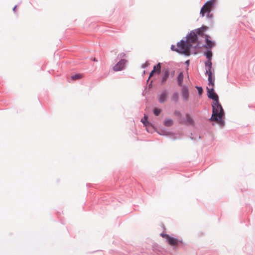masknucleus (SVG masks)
Segmentation results:
<instances>
[{
	"mask_svg": "<svg viewBox=\"0 0 255 255\" xmlns=\"http://www.w3.org/2000/svg\"><path fill=\"white\" fill-rule=\"evenodd\" d=\"M147 117L145 115L143 119H141V122L146 126V124L148 123Z\"/></svg>",
	"mask_w": 255,
	"mask_h": 255,
	"instance_id": "4be33fe9",
	"label": "nucleus"
},
{
	"mask_svg": "<svg viewBox=\"0 0 255 255\" xmlns=\"http://www.w3.org/2000/svg\"><path fill=\"white\" fill-rule=\"evenodd\" d=\"M161 236L166 239V241L169 244L172 246H176L179 243H181V241L178 240L177 239L171 237L169 235L167 234H165L164 233H161Z\"/></svg>",
	"mask_w": 255,
	"mask_h": 255,
	"instance_id": "20e7f679",
	"label": "nucleus"
},
{
	"mask_svg": "<svg viewBox=\"0 0 255 255\" xmlns=\"http://www.w3.org/2000/svg\"><path fill=\"white\" fill-rule=\"evenodd\" d=\"M126 56V54L125 53H121L118 54L117 56V58L124 57Z\"/></svg>",
	"mask_w": 255,
	"mask_h": 255,
	"instance_id": "393cba45",
	"label": "nucleus"
},
{
	"mask_svg": "<svg viewBox=\"0 0 255 255\" xmlns=\"http://www.w3.org/2000/svg\"><path fill=\"white\" fill-rule=\"evenodd\" d=\"M158 133L161 135H170L172 133L169 131H166L165 129H161L157 131Z\"/></svg>",
	"mask_w": 255,
	"mask_h": 255,
	"instance_id": "dca6fc26",
	"label": "nucleus"
},
{
	"mask_svg": "<svg viewBox=\"0 0 255 255\" xmlns=\"http://www.w3.org/2000/svg\"><path fill=\"white\" fill-rule=\"evenodd\" d=\"M207 12V17L209 18L212 19L213 17L212 14L210 13V12Z\"/></svg>",
	"mask_w": 255,
	"mask_h": 255,
	"instance_id": "bb28decb",
	"label": "nucleus"
},
{
	"mask_svg": "<svg viewBox=\"0 0 255 255\" xmlns=\"http://www.w3.org/2000/svg\"><path fill=\"white\" fill-rule=\"evenodd\" d=\"M168 97V92L167 90H163L158 95V101L160 103L166 102Z\"/></svg>",
	"mask_w": 255,
	"mask_h": 255,
	"instance_id": "6e6552de",
	"label": "nucleus"
},
{
	"mask_svg": "<svg viewBox=\"0 0 255 255\" xmlns=\"http://www.w3.org/2000/svg\"><path fill=\"white\" fill-rule=\"evenodd\" d=\"M196 88L197 89V90L198 91L199 94H201L203 92L202 88L201 87H196Z\"/></svg>",
	"mask_w": 255,
	"mask_h": 255,
	"instance_id": "a878e982",
	"label": "nucleus"
},
{
	"mask_svg": "<svg viewBox=\"0 0 255 255\" xmlns=\"http://www.w3.org/2000/svg\"><path fill=\"white\" fill-rule=\"evenodd\" d=\"M93 60L94 61H97V60H96V59L95 58H93Z\"/></svg>",
	"mask_w": 255,
	"mask_h": 255,
	"instance_id": "c756f323",
	"label": "nucleus"
},
{
	"mask_svg": "<svg viewBox=\"0 0 255 255\" xmlns=\"http://www.w3.org/2000/svg\"><path fill=\"white\" fill-rule=\"evenodd\" d=\"M206 73L212 72L211 71L212 63L211 60H208L205 62Z\"/></svg>",
	"mask_w": 255,
	"mask_h": 255,
	"instance_id": "ddd939ff",
	"label": "nucleus"
},
{
	"mask_svg": "<svg viewBox=\"0 0 255 255\" xmlns=\"http://www.w3.org/2000/svg\"><path fill=\"white\" fill-rule=\"evenodd\" d=\"M170 75V71L167 68L163 70L162 76L160 79V85H164L166 84Z\"/></svg>",
	"mask_w": 255,
	"mask_h": 255,
	"instance_id": "423d86ee",
	"label": "nucleus"
},
{
	"mask_svg": "<svg viewBox=\"0 0 255 255\" xmlns=\"http://www.w3.org/2000/svg\"><path fill=\"white\" fill-rule=\"evenodd\" d=\"M149 65V63L148 62H146L142 64L141 67L142 68H145L147 67H148Z\"/></svg>",
	"mask_w": 255,
	"mask_h": 255,
	"instance_id": "5701e85b",
	"label": "nucleus"
},
{
	"mask_svg": "<svg viewBox=\"0 0 255 255\" xmlns=\"http://www.w3.org/2000/svg\"><path fill=\"white\" fill-rule=\"evenodd\" d=\"M172 138L173 139H177V138H176V137H172Z\"/></svg>",
	"mask_w": 255,
	"mask_h": 255,
	"instance_id": "7c9ffc66",
	"label": "nucleus"
},
{
	"mask_svg": "<svg viewBox=\"0 0 255 255\" xmlns=\"http://www.w3.org/2000/svg\"><path fill=\"white\" fill-rule=\"evenodd\" d=\"M204 31L201 28H197L192 30L186 36V40L182 39L178 42L176 47L172 45L171 49L185 55L190 54V49L193 46L194 48L198 47L199 43L198 39L200 37H203Z\"/></svg>",
	"mask_w": 255,
	"mask_h": 255,
	"instance_id": "f257e3e1",
	"label": "nucleus"
},
{
	"mask_svg": "<svg viewBox=\"0 0 255 255\" xmlns=\"http://www.w3.org/2000/svg\"><path fill=\"white\" fill-rule=\"evenodd\" d=\"M207 95L209 98L211 99L213 101H219L218 95L214 92L213 87L211 88L207 87Z\"/></svg>",
	"mask_w": 255,
	"mask_h": 255,
	"instance_id": "39448f33",
	"label": "nucleus"
},
{
	"mask_svg": "<svg viewBox=\"0 0 255 255\" xmlns=\"http://www.w3.org/2000/svg\"><path fill=\"white\" fill-rule=\"evenodd\" d=\"M174 115L176 116L180 117V118H181V116H182L181 113L180 112H179V111H175L174 112Z\"/></svg>",
	"mask_w": 255,
	"mask_h": 255,
	"instance_id": "b1692460",
	"label": "nucleus"
},
{
	"mask_svg": "<svg viewBox=\"0 0 255 255\" xmlns=\"http://www.w3.org/2000/svg\"><path fill=\"white\" fill-rule=\"evenodd\" d=\"M160 112H161L160 109H159L156 108H155L153 109V113L156 116H158L159 115V114L160 113Z\"/></svg>",
	"mask_w": 255,
	"mask_h": 255,
	"instance_id": "412c9836",
	"label": "nucleus"
},
{
	"mask_svg": "<svg viewBox=\"0 0 255 255\" xmlns=\"http://www.w3.org/2000/svg\"><path fill=\"white\" fill-rule=\"evenodd\" d=\"M153 69L155 70V72L159 73L161 69V64L158 63L156 66H154Z\"/></svg>",
	"mask_w": 255,
	"mask_h": 255,
	"instance_id": "6ab92c4d",
	"label": "nucleus"
},
{
	"mask_svg": "<svg viewBox=\"0 0 255 255\" xmlns=\"http://www.w3.org/2000/svg\"><path fill=\"white\" fill-rule=\"evenodd\" d=\"M155 72V70L154 69H153V70L151 72L150 74V77H151L152 76V75L153 74V73Z\"/></svg>",
	"mask_w": 255,
	"mask_h": 255,
	"instance_id": "cd10ccee",
	"label": "nucleus"
},
{
	"mask_svg": "<svg viewBox=\"0 0 255 255\" xmlns=\"http://www.w3.org/2000/svg\"><path fill=\"white\" fill-rule=\"evenodd\" d=\"M206 74L208 75V85L209 86H211L212 87L214 86L215 85V76L213 75L212 72L210 73H205Z\"/></svg>",
	"mask_w": 255,
	"mask_h": 255,
	"instance_id": "9d476101",
	"label": "nucleus"
},
{
	"mask_svg": "<svg viewBox=\"0 0 255 255\" xmlns=\"http://www.w3.org/2000/svg\"><path fill=\"white\" fill-rule=\"evenodd\" d=\"M184 75L182 72H180L177 77V81L179 86L183 87L184 85H183Z\"/></svg>",
	"mask_w": 255,
	"mask_h": 255,
	"instance_id": "9b49d317",
	"label": "nucleus"
},
{
	"mask_svg": "<svg viewBox=\"0 0 255 255\" xmlns=\"http://www.w3.org/2000/svg\"><path fill=\"white\" fill-rule=\"evenodd\" d=\"M212 107V114L210 120L217 122L220 126L223 127L225 125V113L219 101H213Z\"/></svg>",
	"mask_w": 255,
	"mask_h": 255,
	"instance_id": "f03ea898",
	"label": "nucleus"
},
{
	"mask_svg": "<svg viewBox=\"0 0 255 255\" xmlns=\"http://www.w3.org/2000/svg\"><path fill=\"white\" fill-rule=\"evenodd\" d=\"M181 97L183 101L187 102L189 98V90L187 86L184 85L181 89Z\"/></svg>",
	"mask_w": 255,
	"mask_h": 255,
	"instance_id": "1a4fd4ad",
	"label": "nucleus"
},
{
	"mask_svg": "<svg viewBox=\"0 0 255 255\" xmlns=\"http://www.w3.org/2000/svg\"><path fill=\"white\" fill-rule=\"evenodd\" d=\"M163 125L165 127H171L173 125V121L171 118H167L164 121Z\"/></svg>",
	"mask_w": 255,
	"mask_h": 255,
	"instance_id": "2eb2a0df",
	"label": "nucleus"
},
{
	"mask_svg": "<svg viewBox=\"0 0 255 255\" xmlns=\"http://www.w3.org/2000/svg\"><path fill=\"white\" fill-rule=\"evenodd\" d=\"M16 5H15V6L13 8V11H15V9H16Z\"/></svg>",
	"mask_w": 255,
	"mask_h": 255,
	"instance_id": "c85d7f7f",
	"label": "nucleus"
},
{
	"mask_svg": "<svg viewBox=\"0 0 255 255\" xmlns=\"http://www.w3.org/2000/svg\"><path fill=\"white\" fill-rule=\"evenodd\" d=\"M126 62L127 60L126 59H123L120 60L119 62L113 67L114 70L115 71H119L122 70L125 68Z\"/></svg>",
	"mask_w": 255,
	"mask_h": 255,
	"instance_id": "0eeeda50",
	"label": "nucleus"
},
{
	"mask_svg": "<svg viewBox=\"0 0 255 255\" xmlns=\"http://www.w3.org/2000/svg\"><path fill=\"white\" fill-rule=\"evenodd\" d=\"M208 36H206V45H205V46L209 47V48H212L214 47L215 45V42L214 41H212L209 39H208Z\"/></svg>",
	"mask_w": 255,
	"mask_h": 255,
	"instance_id": "4468645a",
	"label": "nucleus"
},
{
	"mask_svg": "<svg viewBox=\"0 0 255 255\" xmlns=\"http://www.w3.org/2000/svg\"><path fill=\"white\" fill-rule=\"evenodd\" d=\"M180 123L182 124H186L192 125L193 123V120L190 118L188 114L186 115V120L181 119Z\"/></svg>",
	"mask_w": 255,
	"mask_h": 255,
	"instance_id": "f8f14e48",
	"label": "nucleus"
},
{
	"mask_svg": "<svg viewBox=\"0 0 255 255\" xmlns=\"http://www.w3.org/2000/svg\"><path fill=\"white\" fill-rule=\"evenodd\" d=\"M213 5V2L212 0L206 2L201 9L200 14L204 16L206 12H210Z\"/></svg>",
	"mask_w": 255,
	"mask_h": 255,
	"instance_id": "7ed1b4c3",
	"label": "nucleus"
},
{
	"mask_svg": "<svg viewBox=\"0 0 255 255\" xmlns=\"http://www.w3.org/2000/svg\"><path fill=\"white\" fill-rule=\"evenodd\" d=\"M82 77L81 74H77L71 76V78L73 80H77L81 78Z\"/></svg>",
	"mask_w": 255,
	"mask_h": 255,
	"instance_id": "aec40b11",
	"label": "nucleus"
},
{
	"mask_svg": "<svg viewBox=\"0 0 255 255\" xmlns=\"http://www.w3.org/2000/svg\"><path fill=\"white\" fill-rule=\"evenodd\" d=\"M178 99H179V96H178V93L177 92H174L171 96L172 101L176 102L178 101Z\"/></svg>",
	"mask_w": 255,
	"mask_h": 255,
	"instance_id": "a211bd4d",
	"label": "nucleus"
},
{
	"mask_svg": "<svg viewBox=\"0 0 255 255\" xmlns=\"http://www.w3.org/2000/svg\"><path fill=\"white\" fill-rule=\"evenodd\" d=\"M204 55L208 59V60H211L212 57V53L210 50H208L207 52L204 53Z\"/></svg>",
	"mask_w": 255,
	"mask_h": 255,
	"instance_id": "f3484780",
	"label": "nucleus"
}]
</instances>
